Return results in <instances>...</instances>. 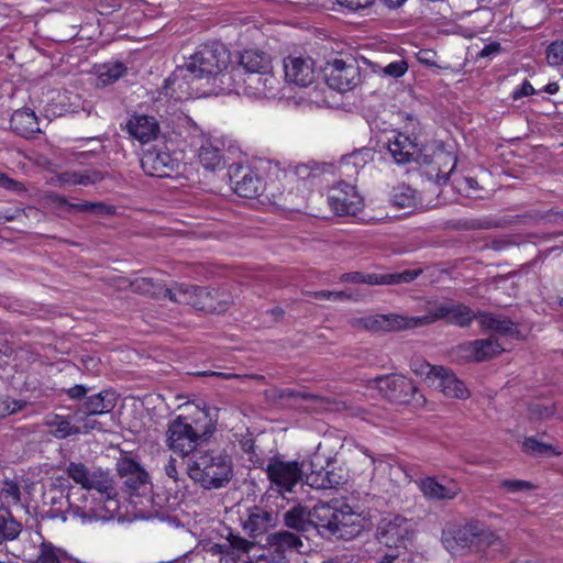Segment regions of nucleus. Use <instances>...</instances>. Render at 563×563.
Segmentation results:
<instances>
[{"instance_id": "41", "label": "nucleus", "mask_w": 563, "mask_h": 563, "mask_svg": "<svg viewBox=\"0 0 563 563\" xmlns=\"http://www.w3.org/2000/svg\"><path fill=\"white\" fill-rule=\"evenodd\" d=\"M390 203L398 209L412 208L417 203V191L408 186L396 187Z\"/></svg>"}, {"instance_id": "4", "label": "nucleus", "mask_w": 563, "mask_h": 563, "mask_svg": "<svg viewBox=\"0 0 563 563\" xmlns=\"http://www.w3.org/2000/svg\"><path fill=\"white\" fill-rule=\"evenodd\" d=\"M187 475L205 489H219L233 476L231 457L224 452L206 451L192 455L186 466Z\"/></svg>"}, {"instance_id": "47", "label": "nucleus", "mask_w": 563, "mask_h": 563, "mask_svg": "<svg viewBox=\"0 0 563 563\" xmlns=\"http://www.w3.org/2000/svg\"><path fill=\"white\" fill-rule=\"evenodd\" d=\"M522 451L534 456H545L549 454H559L550 444L538 441L536 438H527L522 443Z\"/></svg>"}, {"instance_id": "6", "label": "nucleus", "mask_w": 563, "mask_h": 563, "mask_svg": "<svg viewBox=\"0 0 563 563\" xmlns=\"http://www.w3.org/2000/svg\"><path fill=\"white\" fill-rule=\"evenodd\" d=\"M391 130L394 133L393 142L389 139V155L397 164H407L413 161L419 152L418 132L420 130L419 120L407 112H391L389 125H397Z\"/></svg>"}, {"instance_id": "44", "label": "nucleus", "mask_w": 563, "mask_h": 563, "mask_svg": "<svg viewBox=\"0 0 563 563\" xmlns=\"http://www.w3.org/2000/svg\"><path fill=\"white\" fill-rule=\"evenodd\" d=\"M387 320L386 316H366L352 318L350 325L356 330L377 331L383 328V323Z\"/></svg>"}, {"instance_id": "5", "label": "nucleus", "mask_w": 563, "mask_h": 563, "mask_svg": "<svg viewBox=\"0 0 563 563\" xmlns=\"http://www.w3.org/2000/svg\"><path fill=\"white\" fill-rule=\"evenodd\" d=\"M440 319H446V321L451 324L466 328L471 325L475 319L478 320V313L476 314L473 309L463 303L451 306L439 303L435 305L428 314L417 317H406L396 313H389V332L413 329L433 323Z\"/></svg>"}, {"instance_id": "36", "label": "nucleus", "mask_w": 563, "mask_h": 563, "mask_svg": "<svg viewBox=\"0 0 563 563\" xmlns=\"http://www.w3.org/2000/svg\"><path fill=\"white\" fill-rule=\"evenodd\" d=\"M21 486L13 479L5 478L0 487V507L9 509L11 506L21 504Z\"/></svg>"}, {"instance_id": "40", "label": "nucleus", "mask_w": 563, "mask_h": 563, "mask_svg": "<svg viewBox=\"0 0 563 563\" xmlns=\"http://www.w3.org/2000/svg\"><path fill=\"white\" fill-rule=\"evenodd\" d=\"M125 73L126 67L120 62L104 64L98 69V81L103 86L111 85Z\"/></svg>"}, {"instance_id": "63", "label": "nucleus", "mask_w": 563, "mask_h": 563, "mask_svg": "<svg viewBox=\"0 0 563 563\" xmlns=\"http://www.w3.org/2000/svg\"><path fill=\"white\" fill-rule=\"evenodd\" d=\"M0 187L13 190V191H23L25 190V187L22 183L16 181L10 177H8L5 174L0 173Z\"/></svg>"}, {"instance_id": "22", "label": "nucleus", "mask_w": 563, "mask_h": 563, "mask_svg": "<svg viewBox=\"0 0 563 563\" xmlns=\"http://www.w3.org/2000/svg\"><path fill=\"white\" fill-rule=\"evenodd\" d=\"M422 495L429 500H453L461 493L460 485L451 479L449 484H440L434 476H427L418 482Z\"/></svg>"}, {"instance_id": "39", "label": "nucleus", "mask_w": 563, "mask_h": 563, "mask_svg": "<svg viewBox=\"0 0 563 563\" xmlns=\"http://www.w3.org/2000/svg\"><path fill=\"white\" fill-rule=\"evenodd\" d=\"M82 503L84 505H79L75 503L70 496L68 497V504H69V511L76 516L85 520H92V519H106V516L101 515L99 509L91 505H87L88 503V496L82 495Z\"/></svg>"}, {"instance_id": "32", "label": "nucleus", "mask_w": 563, "mask_h": 563, "mask_svg": "<svg viewBox=\"0 0 563 563\" xmlns=\"http://www.w3.org/2000/svg\"><path fill=\"white\" fill-rule=\"evenodd\" d=\"M371 158V151L363 148L350 155L343 156L338 165V172L345 181L351 183L356 178L358 172Z\"/></svg>"}, {"instance_id": "13", "label": "nucleus", "mask_w": 563, "mask_h": 563, "mask_svg": "<svg viewBox=\"0 0 563 563\" xmlns=\"http://www.w3.org/2000/svg\"><path fill=\"white\" fill-rule=\"evenodd\" d=\"M416 372L426 375L430 383L439 388L446 397L467 399L471 395L465 383L449 368L424 362L421 364V368Z\"/></svg>"}, {"instance_id": "9", "label": "nucleus", "mask_w": 563, "mask_h": 563, "mask_svg": "<svg viewBox=\"0 0 563 563\" xmlns=\"http://www.w3.org/2000/svg\"><path fill=\"white\" fill-rule=\"evenodd\" d=\"M266 474L271 485L279 493H290L303 476L309 474V463L288 462L274 457L267 464Z\"/></svg>"}, {"instance_id": "30", "label": "nucleus", "mask_w": 563, "mask_h": 563, "mask_svg": "<svg viewBox=\"0 0 563 563\" xmlns=\"http://www.w3.org/2000/svg\"><path fill=\"white\" fill-rule=\"evenodd\" d=\"M117 405V397L109 390H102L86 399L76 411L88 416H102L111 412Z\"/></svg>"}, {"instance_id": "50", "label": "nucleus", "mask_w": 563, "mask_h": 563, "mask_svg": "<svg viewBox=\"0 0 563 563\" xmlns=\"http://www.w3.org/2000/svg\"><path fill=\"white\" fill-rule=\"evenodd\" d=\"M309 295L317 300L345 301L355 299L354 295L347 291L319 290L311 291Z\"/></svg>"}, {"instance_id": "48", "label": "nucleus", "mask_w": 563, "mask_h": 563, "mask_svg": "<svg viewBox=\"0 0 563 563\" xmlns=\"http://www.w3.org/2000/svg\"><path fill=\"white\" fill-rule=\"evenodd\" d=\"M95 417L80 411L74 412V421L80 424L81 433H89L92 430L106 431L103 423L95 419Z\"/></svg>"}, {"instance_id": "53", "label": "nucleus", "mask_w": 563, "mask_h": 563, "mask_svg": "<svg viewBox=\"0 0 563 563\" xmlns=\"http://www.w3.org/2000/svg\"><path fill=\"white\" fill-rule=\"evenodd\" d=\"M500 488L507 493H519L531 490L534 488L533 484L523 479H504L500 483Z\"/></svg>"}, {"instance_id": "29", "label": "nucleus", "mask_w": 563, "mask_h": 563, "mask_svg": "<svg viewBox=\"0 0 563 563\" xmlns=\"http://www.w3.org/2000/svg\"><path fill=\"white\" fill-rule=\"evenodd\" d=\"M478 323L483 330L496 332L503 336H519L518 325L507 317L492 312H478Z\"/></svg>"}, {"instance_id": "52", "label": "nucleus", "mask_w": 563, "mask_h": 563, "mask_svg": "<svg viewBox=\"0 0 563 563\" xmlns=\"http://www.w3.org/2000/svg\"><path fill=\"white\" fill-rule=\"evenodd\" d=\"M547 60L551 66H560L563 64V41L556 40L549 45L547 49Z\"/></svg>"}, {"instance_id": "54", "label": "nucleus", "mask_w": 563, "mask_h": 563, "mask_svg": "<svg viewBox=\"0 0 563 563\" xmlns=\"http://www.w3.org/2000/svg\"><path fill=\"white\" fill-rule=\"evenodd\" d=\"M422 269H405L400 273H389V285H399L413 282Z\"/></svg>"}, {"instance_id": "46", "label": "nucleus", "mask_w": 563, "mask_h": 563, "mask_svg": "<svg viewBox=\"0 0 563 563\" xmlns=\"http://www.w3.org/2000/svg\"><path fill=\"white\" fill-rule=\"evenodd\" d=\"M456 185L459 190L463 191L467 197L475 199L484 197L485 189L474 177L463 176L456 179Z\"/></svg>"}, {"instance_id": "57", "label": "nucleus", "mask_w": 563, "mask_h": 563, "mask_svg": "<svg viewBox=\"0 0 563 563\" xmlns=\"http://www.w3.org/2000/svg\"><path fill=\"white\" fill-rule=\"evenodd\" d=\"M219 297V289H209L208 288V301L212 309H203L205 312L213 313V312H223L225 311V300H217Z\"/></svg>"}, {"instance_id": "7", "label": "nucleus", "mask_w": 563, "mask_h": 563, "mask_svg": "<svg viewBox=\"0 0 563 563\" xmlns=\"http://www.w3.org/2000/svg\"><path fill=\"white\" fill-rule=\"evenodd\" d=\"M239 64L249 74L246 82L254 95H266L274 89L271 55L257 47L245 48L240 53Z\"/></svg>"}, {"instance_id": "34", "label": "nucleus", "mask_w": 563, "mask_h": 563, "mask_svg": "<svg viewBox=\"0 0 563 563\" xmlns=\"http://www.w3.org/2000/svg\"><path fill=\"white\" fill-rule=\"evenodd\" d=\"M129 285L132 291L155 298H168L165 290H173V288H167L161 283H156L153 278L148 277H136L130 280Z\"/></svg>"}, {"instance_id": "8", "label": "nucleus", "mask_w": 563, "mask_h": 563, "mask_svg": "<svg viewBox=\"0 0 563 563\" xmlns=\"http://www.w3.org/2000/svg\"><path fill=\"white\" fill-rule=\"evenodd\" d=\"M66 474L86 490H96L117 508V489L112 476L101 467H88L82 462H69Z\"/></svg>"}, {"instance_id": "16", "label": "nucleus", "mask_w": 563, "mask_h": 563, "mask_svg": "<svg viewBox=\"0 0 563 563\" xmlns=\"http://www.w3.org/2000/svg\"><path fill=\"white\" fill-rule=\"evenodd\" d=\"M230 180L235 194L243 198H255L265 188L261 177L250 167H231Z\"/></svg>"}, {"instance_id": "35", "label": "nucleus", "mask_w": 563, "mask_h": 563, "mask_svg": "<svg viewBox=\"0 0 563 563\" xmlns=\"http://www.w3.org/2000/svg\"><path fill=\"white\" fill-rule=\"evenodd\" d=\"M21 530V523L13 518L9 509L0 507V544L18 538Z\"/></svg>"}, {"instance_id": "17", "label": "nucleus", "mask_w": 563, "mask_h": 563, "mask_svg": "<svg viewBox=\"0 0 563 563\" xmlns=\"http://www.w3.org/2000/svg\"><path fill=\"white\" fill-rule=\"evenodd\" d=\"M423 163L428 166L427 173L434 177L437 183L445 184L456 168L457 157L443 146H437L430 156H424Z\"/></svg>"}, {"instance_id": "31", "label": "nucleus", "mask_w": 563, "mask_h": 563, "mask_svg": "<svg viewBox=\"0 0 563 563\" xmlns=\"http://www.w3.org/2000/svg\"><path fill=\"white\" fill-rule=\"evenodd\" d=\"M198 158L206 169L221 168L224 165L222 143L217 140L201 139Z\"/></svg>"}, {"instance_id": "59", "label": "nucleus", "mask_w": 563, "mask_h": 563, "mask_svg": "<svg viewBox=\"0 0 563 563\" xmlns=\"http://www.w3.org/2000/svg\"><path fill=\"white\" fill-rule=\"evenodd\" d=\"M228 541L230 542V545L233 549H236L238 551L243 552V553L249 552L251 550V548L253 547L252 542L247 541L246 539H244L240 536L233 534L232 532H230V534L228 537Z\"/></svg>"}, {"instance_id": "49", "label": "nucleus", "mask_w": 563, "mask_h": 563, "mask_svg": "<svg viewBox=\"0 0 563 563\" xmlns=\"http://www.w3.org/2000/svg\"><path fill=\"white\" fill-rule=\"evenodd\" d=\"M453 355L459 362H463V363L475 362L476 354H475L474 340L459 344L454 349Z\"/></svg>"}, {"instance_id": "14", "label": "nucleus", "mask_w": 563, "mask_h": 563, "mask_svg": "<svg viewBox=\"0 0 563 563\" xmlns=\"http://www.w3.org/2000/svg\"><path fill=\"white\" fill-rule=\"evenodd\" d=\"M328 201L338 216L354 214L362 207V197L357 194L355 187L345 180L339 181L330 189Z\"/></svg>"}, {"instance_id": "26", "label": "nucleus", "mask_w": 563, "mask_h": 563, "mask_svg": "<svg viewBox=\"0 0 563 563\" xmlns=\"http://www.w3.org/2000/svg\"><path fill=\"white\" fill-rule=\"evenodd\" d=\"M126 129L129 134L142 144H146L158 135L159 126L154 117L150 115H132Z\"/></svg>"}, {"instance_id": "1", "label": "nucleus", "mask_w": 563, "mask_h": 563, "mask_svg": "<svg viewBox=\"0 0 563 563\" xmlns=\"http://www.w3.org/2000/svg\"><path fill=\"white\" fill-rule=\"evenodd\" d=\"M230 53L218 40H209L198 47L184 66L165 80V89H179L187 97L217 95L225 78Z\"/></svg>"}, {"instance_id": "33", "label": "nucleus", "mask_w": 563, "mask_h": 563, "mask_svg": "<svg viewBox=\"0 0 563 563\" xmlns=\"http://www.w3.org/2000/svg\"><path fill=\"white\" fill-rule=\"evenodd\" d=\"M11 129L20 136L32 137L40 132L37 118L30 109H20L13 112L10 120Z\"/></svg>"}, {"instance_id": "55", "label": "nucleus", "mask_w": 563, "mask_h": 563, "mask_svg": "<svg viewBox=\"0 0 563 563\" xmlns=\"http://www.w3.org/2000/svg\"><path fill=\"white\" fill-rule=\"evenodd\" d=\"M26 405L25 400L7 398L0 405V411L2 415H13L23 410Z\"/></svg>"}, {"instance_id": "24", "label": "nucleus", "mask_w": 563, "mask_h": 563, "mask_svg": "<svg viewBox=\"0 0 563 563\" xmlns=\"http://www.w3.org/2000/svg\"><path fill=\"white\" fill-rule=\"evenodd\" d=\"M389 563L399 555V552H394L400 548H407V542L411 541L415 534L412 523L402 518L401 516H395L394 521L389 520Z\"/></svg>"}, {"instance_id": "28", "label": "nucleus", "mask_w": 563, "mask_h": 563, "mask_svg": "<svg viewBox=\"0 0 563 563\" xmlns=\"http://www.w3.org/2000/svg\"><path fill=\"white\" fill-rule=\"evenodd\" d=\"M313 511L314 506L307 508L302 505H296L284 514V522L288 528L299 532L317 531Z\"/></svg>"}, {"instance_id": "11", "label": "nucleus", "mask_w": 563, "mask_h": 563, "mask_svg": "<svg viewBox=\"0 0 563 563\" xmlns=\"http://www.w3.org/2000/svg\"><path fill=\"white\" fill-rule=\"evenodd\" d=\"M207 433L208 431H201L198 427H192L186 417L179 416L168 423L166 443L172 451L184 457L194 452L199 439Z\"/></svg>"}, {"instance_id": "62", "label": "nucleus", "mask_w": 563, "mask_h": 563, "mask_svg": "<svg viewBox=\"0 0 563 563\" xmlns=\"http://www.w3.org/2000/svg\"><path fill=\"white\" fill-rule=\"evenodd\" d=\"M501 46L498 42H490L486 44L478 53L475 55V59L478 60L481 58H492L493 55L499 53Z\"/></svg>"}, {"instance_id": "58", "label": "nucleus", "mask_w": 563, "mask_h": 563, "mask_svg": "<svg viewBox=\"0 0 563 563\" xmlns=\"http://www.w3.org/2000/svg\"><path fill=\"white\" fill-rule=\"evenodd\" d=\"M46 203L55 209H65L67 211H71L70 206L74 202H69L65 197L59 196L57 194H47L45 196Z\"/></svg>"}, {"instance_id": "37", "label": "nucleus", "mask_w": 563, "mask_h": 563, "mask_svg": "<svg viewBox=\"0 0 563 563\" xmlns=\"http://www.w3.org/2000/svg\"><path fill=\"white\" fill-rule=\"evenodd\" d=\"M475 344V362H484L499 355L504 349L494 339H477L474 340Z\"/></svg>"}, {"instance_id": "64", "label": "nucleus", "mask_w": 563, "mask_h": 563, "mask_svg": "<svg viewBox=\"0 0 563 563\" xmlns=\"http://www.w3.org/2000/svg\"><path fill=\"white\" fill-rule=\"evenodd\" d=\"M340 5L355 11L358 9L366 8L373 3V0H335Z\"/></svg>"}, {"instance_id": "45", "label": "nucleus", "mask_w": 563, "mask_h": 563, "mask_svg": "<svg viewBox=\"0 0 563 563\" xmlns=\"http://www.w3.org/2000/svg\"><path fill=\"white\" fill-rule=\"evenodd\" d=\"M71 211L90 212L98 216H112L115 213V207L103 202H80L70 206Z\"/></svg>"}, {"instance_id": "23", "label": "nucleus", "mask_w": 563, "mask_h": 563, "mask_svg": "<svg viewBox=\"0 0 563 563\" xmlns=\"http://www.w3.org/2000/svg\"><path fill=\"white\" fill-rule=\"evenodd\" d=\"M323 174V166L316 162L299 163L290 165L285 170V177L289 184L297 183L298 186L302 185L303 192L309 191L310 187Z\"/></svg>"}, {"instance_id": "38", "label": "nucleus", "mask_w": 563, "mask_h": 563, "mask_svg": "<svg viewBox=\"0 0 563 563\" xmlns=\"http://www.w3.org/2000/svg\"><path fill=\"white\" fill-rule=\"evenodd\" d=\"M271 544L277 551H294L302 547V541L299 536L289 531H279L271 537Z\"/></svg>"}, {"instance_id": "21", "label": "nucleus", "mask_w": 563, "mask_h": 563, "mask_svg": "<svg viewBox=\"0 0 563 563\" xmlns=\"http://www.w3.org/2000/svg\"><path fill=\"white\" fill-rule=\"evenodd\" d=\"M276 516L273 511L258 506H253L246 510V517L243 519V530L251 538H256L266 533L276 525Z\"/></svg>"}, {"instance_id": "18", "label": "nucleus", "mask_w": 563, "mask_h": 563, "mask_svg": "<svg viewBox=\"0 0 563 563\" xmlns=\"http://www.w3.org/2000/svg\"><path fill=\"white\" fill-rule=\"evenodd\" d=\"M178 165V159L162 148L148 150L141 158V167L145 174L155 177H169Z\"/></svg>"}, {"instance_id": "56", "label": "nucleus", "mask_w": 563, "mask_h": 563, "mask_svg": "<svg viewBox=\"0 0 563 563\" xmlns=\"http://www.w3.org/2000/svg\"><path fill=\"white\" fill-rule=\"evenodd\" d=\"M104 179V174L97 169H88L80 172L79 175V185L81 186H88V185H95L97 183H100Z\"/></svg>"}, {"instance_id": "3", "label": "nucleus", "mask_w": 563, "mask_h": 563, "mask_svg": "<svg viewBox=\"0 0 563 563\" xmlns=\"http://www.w3.org/2000/svg\"><path fill=\"white\" fill-rule=\"evenodd\" d=\"M498 540L497 533L476 518L466 519L464 522H450L441 534L444 548L451 553L485 551Z\"/></svg>"}, {"instance_id": "27", "label": "nucleus", "mask_w": 563, "mask_h": 563, "mask_svg": "<svg viewBox=\"0 0 563 563\" xmlns=\"http://www.w3.org/2000/svg\"><path fill=\"white\" fill-rule=\"evenodd\" d=\"M74 415L48 413L43 420L52 437L58 440L67 439L81 433L79 424L73 423Z\"/></svg>"}, {"instance_id": "20", "label": "nucleus", "mask_w": 563, "mask_h": 563, "mask_svg": "<svg viewBox=\"0 0 563 563\" xmlns=\"http://www.w3.org/2000/svg\"><path fill=\"white\" fill-rule=\"evenodd\" d=\"M168 295V299L173 302L189 305L197 310L203 311V309H212V306L207 302L208 288L180 284L177 285L173 290H165Z\"/></svg>"}, {"instance_id": "12", "label": "nucleus", "mask_w": 563, "mask_h": 563, "mask_svg": "<svg viewBox=\"0 0 563 563\" xmlns=\"http://www.w3.org/2000/svg\"><path fill=\"white\" fill-rule=\"evenodd\" d=\"M327 84L330 88L340 92L354 89L360 80V67L353 57H334L327 63Z\"/></svg>"}, {"instance_id": "42", "label": "nucleus", "mask_w": 563, "mask_h": 563, "mask_svg": "<svg viewBox=\"0 0 563 563\" xmlns=\"http://www.w3.org/2000/svg\"><path fill=\"white\" fill-rule=\"evenodd\" d=\"M437 58H438V54L433 49H420L417 53V59L419 60V63H421V64H423L426 66L437 67V68H440L442 70H451V71H453L455 74L461 73L464 69V66H465L464 63L459 64L456 67H452L448 63L439 64L437 62Z\"/></svg>"}, {"instance_id": "15", "label": "nucleus", "mask_w": 563, "mask_h": 563, "mask_svg": "<svg viewBox=\"0 0 563 563\" xmlns=\"http://www.w3.org/2000/svg\"><path fill=\"white\" fill-rule=\"evenodd\" d=\"M389 402L418 408L426 404V397L410 378L389 373Z\"/></svg>"}, {"instance_id": "60", "label": "nucleus", "mask_w": 563, "mask_h": 563, "mask_svg": "<svg viewBox=\"0 0 563 563\" xmlns=\"http://www.w3.org/2000/svg\"><path fill=\"white\" fill-rule=\"evenodd\" d=\"M536 93V89L531 85L528 79H525L520 86L514 89L511 92V97L514 100L521 99L523 97L533 96Z\"/></svg>"}, {"instance_id": "25", "label": "nucleus", "mask_w": 563, "mask_h": 563, "mask_svg": "<svg viewBox=\"0 0 563 563\" xmlns=\"http://www.w3.org/2000/svg\"><path fill=\"white\" fill-rule=\"evenodd\" d=\"M318 456L314 460L309 461V474H306V484L316 489H329L339 486L344 482L343 476L336 474L333 470H330V465L327 467L319 465Z\"/></svg>"}, {"instance_id": "19", "label": "nucleus", "mask_w": 563, "mask_h": 563, "mask_svg": "<svg viewBox=\"0 0 563 563\" xmlns=\"http://www.w3.org/2000/svg\"><path fill=\"white\" fill-rule=\"evenodd\" d=\"M285 78L299 87H308L316 79L313 62L310 57L288 56L284 59Z\"/></svg>"}, {"instance_id": "61", "label": "nucleus", "mask_w": 563, "mask_h": 563, "mask_svg": "<svg viewBox=\"0 0 563 563\" xmlns=\"http://www.w3.org/2000/svg\"><path fill=\"white\" fill-rule=\"evenodd\" d=\"M408 70V63L405 59H399L389 63V77H402Z\"/></svg>"}, {"instance_id": "43", "label": "nucleus", "mask_w": 563, "mask_h": 563, "mask_svg": "<svg viewBox=\"0 0 563 563\" xmlns=\"http://www.w3.org/2000/svg\"><path fill=\"white\" fill-rule=\"evenodd\" d=\"M340 282L351 284L383 285L387 283V276L376 274H364L361 272L345 273L340 276Z\"/></svg>"}, {"instance_id": "51", "label": "nucleus", "mask_w": 563, "mask_h": 563, "mask_svg": "<svg viewBox=\"0 0 563 563\" xmlns=\"http://www.w3.org/2000/svg\"><path fill=\"white\" fill-rule=\"evenodd\" d=\"M79 175L80 172L77 170H66L59 173L51 178V184L54 186H77L79 185Z\"/></svg>"}, {"instance_id": "2", "label": "nucleus", "mask_w": 563, "mask_h": 563, "mask_svg": "<svg viewBox=\"0 0 563 563\" xmlns=\"http://www.w3.org/2000/svg\"><path fill=\"white\" fill-rule=\"evenodd\" d=\"M317 532L322 538L351 541L372 528V519L357 512L346 501L330 499L314 505Z\"/></svg>"}, {"instance_id": "10", "label": "nucleus", "mask_w": 563, "mask_h": 563, "mask_svg": "<svg viewBox=\"0 0 563 563\" xmlns=\"http://www.w3.org/2000/svg\"><path fill=\"white\" fill-rule=\"evenodd\" d=\"M118 473L135 506L151 504V484L147 473L133 460L123 459L118 463Z\"/></svg>"}]
</instances>
